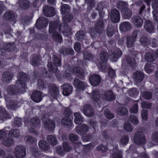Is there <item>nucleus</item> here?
<instances>
[{
  "label": "nucleus",
  "mask_w": 158,
  "mask_h": 158,
  "mask_svg": "<svg viewBox=\"0 0 158 158\" xmlns=\"http://www.w3.org/2000/svg\"><path fill=\"white\" fill-rule=\"evenodd\" d=\"M58 23L56 22H51L49 24V33H52V38L57 42L61 43L62 38L61 36L56 31L58 29Z\"/></svg>",
  "instance_id": "obj_1"
},
{
  "label": "nucleus",
  "mask_w": 158,
  "mask_h": 158,
  "mask_svg": "<svg viewBox=\"0 0 158 158\" xmlns=\"http://www.w3.org/2000/svg\"><path fill=\"white\" fill-rule=\"evenodd\" d=\"M52 59L55 66H54L51 62H48L47 66L49 70L52 73L58 72V71L57 70V67L61 65V60L59 58L55 55L53 56Z\"/></svg>",
  "instance_id": "obj_2"
},
{
  "label": "nucleus",
  "mask_w": 158,
  "mask_h": 158,
  "mask_svg": "<svg viewBox=\"0 0 158 158\" xmlns=\"http://www.w3.org/2000/svg\"><path fill=\"white\" fill-rule=\"evenodd\" d=\"M104 23L101 19L98 20L95 25L94 29L91 31V35L94 36L97 34H101L104 31Z\"/></svg>",
  "instance_id": "obj_3"
},
{
  "label": "nucleus",
  "mask_w": 158,
  "mask_h": 158,
  "mask_svg": "<svg viewBox=\"0 0 158 158\" xmlns=\"http://www.w3.org/2000/svg\"><path fill=\"white\" fill-rule=\"evenodd\" d=\"M22 85L23 86L22 88L19 86V84H18V85L16 84L15 87L13 85L9 86L7 90L8 94L10 95H12L17 94L19 93H23L25 92V85L23 84Z\"/></svg>",
  "instance_id": "obj_4"
},
{
  "label": "nucleus",
  "mask_w": 158,
  "mask_h": 158,
  "mask_svg": "<svg viewBox=\"0 0 158 158\" xmlns=\"http://www.w3.org/2000/svg\"><path fill=\"white\" fill-rule=\"evenodd\" d=\"M14 154L16 158H24L26 155L25 148L22 145L17 146L14 151Z\"/></svg>",
  "instance_id": "obj_5"
},
{
  "label": "nucleus",
  "mask_w": 158,
  "mask_h": 158,
  "mask_svg": "<svg viewBox=\"0 0 158 158\" xmlns=\"http://www.w3.org/2000/svg\"><path fill=\"white\" fill-rule=\"evenodd\" d=\"M135 143L137 145H141L144 144L146 139L144 135L141 132H136L134 136Z\"/></svg>",
  "instance_id": "obj_6"
},
{
  "label": "nucleus",
  "mask_w": 158,
  "mask_h": 158,
  "mask_svg": "<svg viewBox=\"0 0 158 158\" xmlns=\"http://www.w3.org/2000/svg\"><path fill=\"white\" fill-rule=\"evenodd\" d=\"M45 116V115L43 114L42 116L44 127L49 131H53L55 128L54 122L52 120L44 118V116Z\"/></svg>",
  "instance_id": "obj_7"
},
{
  "label": "nucleus",
  "mask_w": 158,
  "mask_h": 158,
  "mask_svg": "<svg viewBox=\"0 0 158 158\" xmlns=\"http://www.w3.org/2000/svg\"><path fill=\"white\" fill-rule=\"evenodd\" d=\"M18 80L16 81V84H19V86L21 88L22 87V85L24 84L25 85L24 88H25V91L27 90L26 86L25 84V82L27 80V74L23 72L19 73L18 75Z\"/></svg>",
  "instance_id": "obj_8"
},
{
  "label": "nucleus",
  "mask_w": 158,
  "mask_h": 158,
  "mask_svg": "<svg viewBox=\"0 0 158 158\" xmlns=\"http://www.w3.org/2000/svg\"><path fill=\"white\" fill-rule=\"evenodd\" d=\"M110 18L113 23H116L118 22L120 20L119 11L116 9L112 10L110 14Z\"/></svg>",
  "instance_id": "obj_9"
},
{
  "label": "nucleus",
  "mask_w": 158,
  "mask_h": 158,
  "mask_svg": "<svg viewBox=\"0 0 158 158\" xmlns=\"http://www.w3.org/2000/svg\"><path fill=\"white\" fill-rule=\"evenodd\" d=\"M144 77L143 73L140 71H137L133 75V78L135 84L137 85L142 81Z\"/></svg>",
  "instance_id": "obj_10"
},
{
  "label": "nucleus",
  "mask_w": 158,
  "mask_h": 158,
  "mask_svg": "<svg viewBox=\"0 0 158 158\" xmlns=\"http://www.w3.org/2000/svg\"><path fill=\"white\" fill-rule=\"evenodd\" d=\"M76 132L78 134L83 135L86 134L89 131L88 127L85 124L77 126L75 128Z\"/></svg>",
  "instance_id": "obj_11"
},
{
  "label": "nucleus",
  "mask_w": 158,
  "mask_h": 158,
  "mask_svg": "<svg viewBox=\"0 0 158 158\" xmlns=\"http://www.w3.org/2000/svg\"><path fill=\"white\" fill-rule=\"evenodd\" d=\"M101 98L104 100L111 101L114 99L115 96L112 91L109 90L102 93Z\"/></svg>",
  "instance_id": "obj_12"
},
{
  "label": "nucleus",
  "mask_w": 158,
  "mask_h": 158,
  "mask_svg": "<svg viewBox=\"0 0 158 158\" xmlns=\"http://www.w3.org/2000/svg\"><path fill=\"white\" fill-rule=\"evenodd\" d=\"M43 12L44 15L49 17L53 16L55 14L54 8L48 6L43 7Z\"/></svg>",
  "instance_id": "obj_13"
},
{
  "label": "nucleus",
  "mask_w": 158,
  "mask_h": 158,
  "mask_svg": "<svg viewBox=\"0 0 158 158\" xmlns=\"http://www.w3.org/2000/svg\"><path fill=\"white\" fill-rule=\"evenodd\" d=\"M48 21L44 17L39 18L36 21L35 26L37 29L43 28L47 26Z\"/></svg>",
  "instance_id": "obj_14"
},
{
  "label": "nucleus",
  "mask_w": 158,
  "mask_h": 158,
  "mask_svg": "<svg viewBox=\"0 0 158 158\" xmlns=\"http://www.w3.org/2000/svg\"><path fill=\"white\" fill-rule=\"evenodd\" d=\"M3 81L6 83H9L12 80L14 77V73L12 72L6 71L2 74Z\"/></svg>",
  "instance_id": "obj_15"
},
{
  "label": "nucleus",
  "mask_w": 158,
  "mask_h": 158,
  "mask_svg": "<svg viewBox=\"0 0 158 158\" xmlns=\"http://www.w3.org/2000/svg\"><path fill=\"white\" fill-rule=\"evenodd\" d=\"M63 89V94L65 96H68L71 94L73 91V87L69 84L65 83L61 86Z\"/></svg>",
  "instance_id": "obj_16"
},
{
  "label": "nucleus",
  "mask_w": 158,
  "mask_h": 158,
  "mask_svg": "<svg viewBox=\"0 0 158 158\" xmlns=\"http://www.w3.org/2000/svg\"><path fill=\"white\" fill-rule=\"evenodd\" d=\"M73 85L77 89L84 90L87 87V84L77 78L75 79L73 81Z\"/></svg>",
  "instance_id": "obj_17"
},
{
  "label": "nucleus",
  "mask_w": 158,
  "mask_h": 158,
  "mask_svg": "<svg viewBox=\"0 0 158 158\" xmlns=\"http://www.w3.org/2000/svg\"><path fill=\"white\" fill-rule=\"evenodd\" d=\"M132 22L137 28L141 27L143 25V21L142 18L139 16H135L132 17Z\"/></svg>",
  "instance_id": "obj_18"
},
{
  "label": "nucleus",
  "mask_w": 158,
  "mask_h": 158,
  "mask_svg": "<svg viewBox=\"0 0 158 158\" xmlns=\"http://www.w3.org/2000/svg\"><path fill=\"white\" fill-rule=\"evenodd\" d=\"M83 111L84 114L88 117H91L94 115V110L91 106L89 104L84 106Z\"/></svg>",
  "instance_id": "obj_19"
},
{
  "label": "nucleus",
  "mask_w": 158,
  "mask_h": 158,
  "mask_svg": "<svg viewBox=\"0 0 158 158\" xmlns=\"http://www.w3.org/2000/svg\"><path fill=\"white\" fill-rule=\"evenodd\" d=\"M101 80L100 77L97 74H93L89 78V81L91 84L94 86L98 85Z\"/></svg>",
  "instance_id": "obj_20"
},
{
  "label": "nucleus",
  "mask_w": 158,
  "mask_h": 158,
  "mask_svg": "<svg viewBox=\"0 0 158 158\" xmlns=\"http://www.w3.org/2000/svg\"><path fill=\"white\" fill-rule=\"evenodd\" d=\"M58 30L60 33L61 32L63 34H65V35H69L71 34V28L69 27L66 24H64L62 26V29L61 30V26L60 24L58 23Z\"/></svg>",
  "instance_id": "obj_21"
},
{
  "label": "nucleus",
  "mask_w": 158,
  "mask_h": 158,
  "mask_svg": "<svg viewBox=\"0 0 158 158\" xmlns=\"http://www.w3.org/2000/svg\"><path fill=\"white\" fill-rule=\"evenodd\" d=\"M131 27V25L130 22L125 21L120 23L119 29L120 31L125 32L129 30Z\"/></svg>",
  "instance_id": "obj_22"
},
{
  "label": "nucleus",
  "mask_w": 158,
  "mask_h": 158,
  "mask_svg": "<svg viewBox=\"0 0 158 158\" xmlns=\"http://www.w3.org/2000/svg\"><path fill=\"white\" fill-rule=\"evenodd\" d=\"M16 17V13L12 11H7L3 15V17L5 19L11 21H14Z\"/></svg>",
  "instance_id": "obj_23"
},
{
  "label": "nucleus",
  "mask_w": 158,
  "mask_h": 158,
  "mask_svg": "<svg viewBox=\"0 0 158 158\" xmlns=\"http://www.w3.org/2000/svg\"><path fill=\"white\" fill-rule=\"evenodd\" d=\"M61 123L63 126L67 128L71 127L73 124L70 118L68 117H65L61 119Z\"/></svg>",
  "instance_id": "obj_24"
},
{
  "label": "nucleus",
  "mask_w": 158,
  "mask_h": 158,
  "mask_svg": "<svg viewBox=\"0 0 158 158\" xmlns=\"http://www.w3.org/2000/svg\"><path fill=\"white\" fill-rule=\"evenodd\" d=\"M122 52L119 48L116 49L113 53L111 56V59L113 61H116L117 60L121 57Z\"/></svg>",
  "instance_id": "obj_25"
},
{
  "label": "nucleus",
  "mask_w": 158,
  "mask_h": 158,
  "mask_svg": "<svg viewBox=\"0 0 158 158\" xmlns=\"http://www.w3.org/2000/svg\"><path fill=\"white\" fill-rule=\"evenodd\" d=\"M144 28L148 32L151 33L153 31L154 27L152 22L150 20H146L144 24Z\"/></svg>",
  "instance_id": "obj_26"
},
{
  "label": "nucleus",
  "mask_w": 158,
  "mask_h": 158,
  "mask_svg": "<svg viewBox=\"0 0 158 158\" xmlns=\"http://www.w3.org/2000/svg\"><path fill=\"white\" fill-rule=\"evenodd\" d=\"M11 116L6 112L5 109L0 107V120H3L6 118H10Z\"/></svg>",
  "instance_id": "obj_27"
},
{
  "label": "nucleus",
  "mask_w": 158,
  "mask_h": 158,
  "mask_svg": "<svg viewBox=\"0 0 158 158\" xmlns=\"http://www.w3.org/2000/svg\"><path fill=\"white\" fill-rule=\"evenodd\" d=\"M145 59L146 61L151 62L154 61L155 59L154 52L152 50L146 53L145 55Z\"/></svg>",
  "instance_id": "obj_28"
},
{
  "label": "nucleus",
  "mask_w": 158,
  "mask_h": 158,
  "mask_svg": "<svg viewBox=\"0 0 158 158\" xmlns=\"http://www.w3.org/2000/svg\"><path fill=\"white\" fill-rule=\"evenodd\" d=\"M49 89L51 96L54 98H56L59 94L58 89L56 86L52 85H50Z\"/></svg>",
  "instance_id": "obj_29"
},
{
  "label": "nucleus",
  "mask_w": 158,
  "mask_h": 158,
  "mask_svg": "<svg viewBox=\"0 0 158 158\" xmlns=\"http://www.w3.org/2000/svg\"><path fill=\"white\" fill-rule=\"evenodd\" d=\"M32 99L35 102H38L41 100V94L39 91L35 92L31 95Z\"/></svg>",
  "instance_id": "obj_30"
},
{
  "label": "nucleus",
  "mask_w": 158,
  "mask_h": 158,
  "mask_svg": "<svg viewBox=\"0 0 158 158\" xmlns=\"http://www.w3.org/2000/svg\"><path fill=\"white\" fill-rule=\"evenodd\" d=\"M41 61L40 57L39 56L35 55L31 59V63L34 66H37L39 65Z\"/></svg>",
  "instance_id": "obj_31"
},
{
  "label": "nucleus",
  "mask_w": 158,
  "mask_h": 158,
  "mask_svg": "<svg viewBox=\"0 0 158 158\" xmlns=\"http://www.w3.org/2000/svg\"><path fill=\"white\" fill-rule=\"evenodd\" d=\"M46 139L48 143L52 145L55 146L57 144V140L56 137L54 135H48Z\"/></svg>",
  "instance_id": "obj_32"
},
{
  "label": "nucleus",
  "mask_w": 158,
  "mask_h": 158,
  "mask_svg": "<svg viewBox=\"0 0 158 158\" xmlns=\"http://www.w3.org/2000/svg\"><path fill=\"white\" fill-rule=\"evenodd\" d=\"M17 4L23 9H27L30 5V2L27 0H19Z\"/></svg>",
  "instance_id": "obj_33"
},
{
  "label": "nucleus",
  "mask_w": 158,
  "mask_h": 158,
  "mask_svg": "<svg viewBox=\"0 0 158 158\" xmlns=\"http://www.w3.org/2000/svg\"><path fill=\"white\" fill-rule=\"evenodd\" d=\"M39 148L42 150H47L49 148V145L46 141L43 140H41L38 143Z\"/></svg>",
  "instance_id": "obj_34"
},
{
  "label": "nucleus",
  "mask_w": 158,
  "mask_h": 158,
  "mask_svg": "<svg viewBox=\"0 0 158 158\" xmlns=\"http://www.w3.org/2000/svg\"><path fill=\"white\" fill-rule=\"evenodd\" d=\"M71 7L68 4H64L60 6V11L63 15L68 14L70 10Z\"/></svg>",
  "instance_id": "obj_35"
},
{
  "label": "nucleus",
  "mask_w": 158,
  "mask_h": 158,
  "mask_svg": "<svg viewBox=\"0 0 158 158\" xmlns=\"http://www.w3.org/2000/svg\"><path fill=\"white\" fill-rule=\"evenodd\" d=\"M118 114L121 116L126 115L128 113V111L127 109L125 107H119L117 110Z\"/></svg>",
  "instance_id": "obj_36"
},
{
  "label": "nucleus",
  "mask_w": 158,
  "mask_h": 158,
  "mask_svg": "<svg viewBox=\"0 0 158 158\" xmlns=\"http://www.w3.org/2000/svg\"><path fill=\"white\" fill-rule=\"evenodd\" d=\"M140 42L142 45L144 46H146L150 44V40L146 36L143 35L141 37Z\"/></svg>",
  "instance_id": "obj_37"
},
{
  "label": "nucleus",
  "mask_w": 158,
  "mask_h": 158,
  "mask_svg": "<svg viewBox=\"0 0 158 158\" xmlns=\"http://www.w3.org/2000/svg\"><path fill=\"white\" fill-rule=\"evenodd\" d=\"M63 20L64 22L66 23L70 22L73 19V15L70 13H68L65 15H63Z\"/></svg>",
  "instance_id": "obj_38"
},
{
  "label": "nucleus",
  "mask_w": 158,
  "mask_h": 158,
  "mask_svg": "<svg viewBox=\"0 0 158 158\" xmlns=\"http://www.w3.org/2000/svg\"><path fill=\"white\" fill-rule=\"evenodd\" d=\"M74 122L77 124L81 123L83 122V118L79 113H75L74 114Z\"/></svg>",
  "instance_id": "obj_39"
},
{
  "label": "nucleus",
  "mask_w": 158,
  "mask_h": 158,
  "mask_svg": "<svg viewBox=\"0 0 158 158\" xmlns=\"http://www.w3.org/2000/svg\"><path fill=\"white\" fill-rule=\"evenodd\" d=\"M92 96L93 100L98 101L100 97V94L99 90L97 89L94 90L92 92Z\"/></svg>",
  "instance_id": "obj_40"
},
{
  "label": "nucleus",
  "mask_w": 158,
  "mask_h": 158,
  "mask_svg": "<svg viewBox=\"0 0 158 158\" xmlns=\"http://www.w3.org/2000/svg\"><path fill=\"white\" fill-rule=\"evenodd\" d=\"M10 137L4 139L3 144L6 146L10 147L14 143V140Z\"/></svg>",
  "instance_id": "obj_41"
},
{
  "label": "nucleus",
  "mask_w": 158,
  "mask_h": 158,
  "mask_svg": "<svg viewBox=\"0 0 158 158\" xmlns=\"http://www.w3.org/2000/svg\"><path fill=\"white\" fill-rule=\"evenodd\" d=\"M122 12L123 16L126 19H129L132 15L131 11L127 7L123 10Z\"/></svg>",
  "instance_id": "obj_42"
},
{
  "label": "nucleus",
  "mask_w": 158,
  "mask_h": 158,
  "mask_svg": "<svg viewBox=\"0 0 158 158\" xmlns=\"http://www.w3.org/2000/svg\"><path fill=\"white\" fill-rule=\"evenodd\" d=\"M135 40L131 38L130 36L126 37V45L127 48H131L134 46L135 44Z\"/></svg>",
  "instance_id": "obj_43"
},
{
  "label": "nucleus",
  "mask_w": 158,
  "mask_h": 158,
  "mask_svg": "<svg viewBox=\"0 0 158 158\" xmlns=\"http://www.w3.org/2000/svg\"><path fill=\"white\" fill-rule=\"evenodd\" d=\"M114 33L113 26L110 24H108L107 27L106 34L108 36H112Z\"/></svg>",
  "instance_id": "obj_44"
},
{
  "label": "nucleus",
  "mask_w": 158,
  "mask_h": 158,
  "mask_svg": "<svg viewBox=\"0 0 158 158\" xmlns=\"http://www.w3.org/2000/svg\"><path fill=\"white\" fill-rule=\"evenodd\" d=\"M128 120L129 121L135 125H137L139 123V120L136 116L134 114H131L130 116L128 118Z\"/></svg>",
  "instance_id": "obj_45"
},
{
  "label": "nucleus",
  "mask_w": 158,
  "mask_h": 158,
  "mask_svg": "<svg viewBox=\"0 0 158 158\" xmlns=\"http://www.w3.org/2000/svg\"><path fill=\"white\" fill-rule=\"evenodd\" d=\"M128 6V4L126 2L122 1L118 2L117 4V8L122 11L127 7Z\"/></svg>",
  "instance_id": "obj_46"
},
{
  "label": "nucleus",
  "mask_w": 158,
  "mask_h": 158,
  "mask_svg": "<svg viewBox=\"0 0 158 158\" xmlns=\"http://www.w3.org/2000/svg\"><path fill=\"white\" fill-rule=\"evenodd\" d=\"M20 135L19 131L17 129H14L10 130L8 134V136L11 137H17L19 136Z\"/></svg>",
  "instance_id": "obj_47"
},
{
  "label": "nucleus",
  "mask_w": 158,
  "mask_h": 158,
  "mask_svg": "<svg viewBox=\"0 0 158 158\" xmlns=\"http://www.w3.org/2000/svg\"><path fill=\"white\" fill-rule=\"evenodd\" d=\"M30 123L35 127H39L40 124V119L37 117L32 118L30 121Z\"/></svg>",
  "instance_id": "obj_48"
},
{
  "label": "nucleus",
  "mask_w": 158,
  "mask_h": 158,
  "mask_svg": "<svg viewBox=\"0 0 158 158\" xmlns=\"http://www.w3.org/2000/svg\"><path fill=\"white\" fill-rule=\"evenodd\" d=\"M112 158H121V154L116 148H114L112 150Z\"/></svg>",
  "instance_id": "obj_49"
},
{
  "label": "nucleus",
  "mask_w": 158,
  "mask_h": 158,
  "mask_svg": "<svg viewBox=\"0 0 158 158\" xmlns=\"http://www.w3.org/2000/svg\"><path fill=\"white\" fill-rule=\"evenodd\" d=\"M85 35L84 32L83 31H80L76 34V39L78 41H81Z\"/></svg>",
  "instance_id": "obj_50"
},
{
  "label": "nucleus",
  "mask_w": 158,
  "mask_h": 158,
  "mask_svg": "<svg viewBox=\"0 0 158 158\" xmlns=\"http://www.w3.org/2000/svg\"><path fill=\"white\" fill-rule=\"evenodd\" d=\"M100 58L102 61H106L108 58V55L107 53L104 51H102L100 54Z\"/></svg>",
  "instance_id": "obj_51"
},
{
  "label": "nucleus",
  "mask_w": 158,
  "mask_h": 158,
  "mask_svg": "<svg viewBox=\"0 0 158 158\" xmlns=\"http://www.w3.org/2000/svg\"><path fill=\"white\" fill-rule=\"evenodd\" d=\"M151 140L155 143H158V132L154 131L152 134Z\"/></svg>",
  "instance_id": "obj_52"
},
{
  "label": "nucleus",
  "mask_w": 158,
  "mask_h": 158,
  "mask_svg": "<svg viewBox=\"0 0 158 158\" xmlns=\"http://www.w3.org/2000/svg\"><path fill=\"white\" fill-rule=\"evenodd\" d=\"M142 96L146 99H149L151 98L152 93L150 92L144 91L142 92Z\"/></svg>",
  "instance_id": "obj_53"
},
{
  "label": "nucleus",
  "mask_w": 158,
  "mask_h": 158,
  "mask_svg": "<svg viewBox=\"0 0 158 158\" xmlns=\"http://www.w3.org/2000/svg\"><path fill=\"white\" fill-rule=\"evenodd\" d=\"M105 2H100L97 4L96 8V10L98 11L99 13L103 9V8H105Z\"/></svg>",
  "instance_id": "obj_54"
},
{
  "label": "nucleus",
  "mask_w": 158,
  "mask_h": 158,
  "mask_svg": "<svg viewBox=\"0 0 158 158\" xmlns=\"http://www.w3.org/2000/svg\"><path fill=\"white\" fill-rule=\"evenodd\" d=\"M21 119L16 117L14 119L13 125L15 127H20L22 123Z\"/></svg>",
  "instance_id": "obj_55"
},
{
  "label": "nucleus",
  "mask_w": 158,
  "mask_h": 158,
  "mask_svg": "<svg viewBox=\"0 0 158 158\" xmlns=\"http://www.w3.org/2000/svg\"><path fill=\"white\" fill-rule=\"evenodd\" d=\"M129 93L132 97H136L139 93V91L136 88H132L129 90Z\"/></svg>",
  "instance_id": "obj_56"
},
{
  "label": "nucleus",
  "mask_w": 158,
  "mask_h": 158,
  "mask_svg": "<svg viewBox=\"0 0 158 158\" xmlns=\"http://www.w3.org/2000/svg\"><path fill=\"white\" fill-rule=\"evenodd\" d=\"M3 48L5 50L9 51L13 50L15 48L14 45L12 44H5L3 46Z\"/></svg>",
  "instance_id": "obj_57"
},
{
  "label": "nucleus",
  "mask_w": 158,
  "mask_h": 158,
  "mask_svg": "<svg viewBox=\"0 0 158 158\" xmlns=\"http://www.w3.org/2000/svg\"><path fill=\"white\" fill-rule=\"evenodd\" d=\"M25 140L28 144H31L34 143L35 141V138L31 136H27L25 138Z\"/></svg>",
  "instance_id": "obj_58"
},
{
  "label": "nucleus",
  "mask_w": 158,
  "mask_h": 158,
  "mask_svg": "<svg viewBox=\"0 0 158 158\" xmlns=\"http://www.w3.org/2000/svg\"><path fill=\"white\" fill-rule=\"evenodd\" d=\"M18 105L16 101H11L7 105V106L9 109H15Z\"/></svg>",
  "instance_id": "obj_59"
},
{
  "label": "nucleus",
  "mask_w": 158,
  "mask_h": 158,
  "mask_svg": "<svg viewBox=\"0 0 158 158\" xmlns=\"http://www.w3.org/2000/svg\"><path fill=\"white\" fill-rule=\"evenodd\" d=\"M123 128L124 129L127 131L131 132L133 130V128L131 124L127 122L124 123Z\"/></svg>",
  "instance_id": "obj_60"
},
{
  "label": "nucleus",
  "mask_w": 158,
  "mask_h": 158,
  "mask_svg": "<svg viewBox=\"0 0 158 158\" xmlns=\"http://www.w3.org/2000/svg\"><path fill=\"white\" fill-rule=\"evenodd\" d=\"M83 56L84 59L88 60H92L94 57L93 55L87 52H85L84 53Z\"/></svg>",
  "instance_id": "obj_61"
},
{
  "label": "nucleus",
  "mask_w": 158,
  "mask_h": 158,
  "mask_svg": "<svg viewBox=\"0 0 158 158\" xmlns=\"http://www.w3.org/2000/svg\"><path fill=\"white\" fill-rule=\"evenodd\" d=\"M128 137L127 135H124L120 139V143L123 145H126L128 143Z\"/></svg>",
  "instance_id": "obj_62"
},
{
  "label": "nucleus",
  "mask_w": 158,
  "mask_h": 158,
  "mask_svg": "<svg viewBox=\"0 0 158 158\" xmlns=\"http://www.w3.org/2000/svg\"><path fill=\"white\" fill-rule=\"evenodd\" d=\"M96 149L97 150L102 152H106L108 149L103 144H101L98 145L96 148Z\"/></svg>",
  "instance_id": "obj_63"
},
{
  "label": "nucleus",
  "mask_w": 158,
  "mask_h": 158,
  "mask_svg": "<svg viewBox=\"0 0 158 158\" xmlns=\"http://www.w3.org/2000/svg\"><path fill=\"white\" fill-rule=\"evenodd\" d=\"M104 114L106 118L109 119H112L114 117V114L111 113L109 110H106L104 111Z\"/></svg>",
  "instance_id": "obj_64"
}]
</instances>
